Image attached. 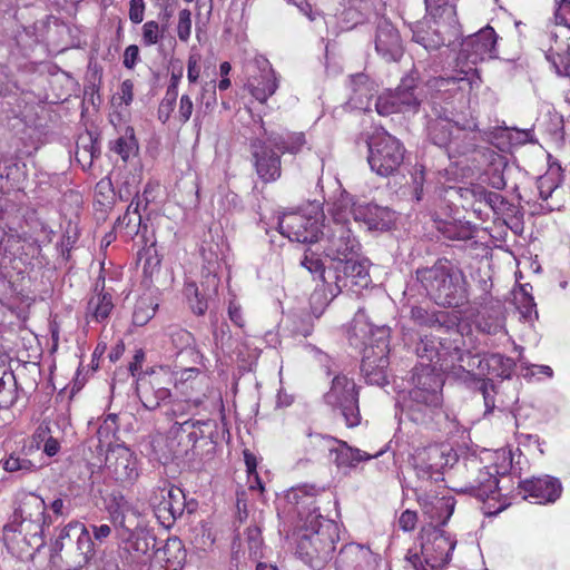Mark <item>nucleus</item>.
I'll use <instances>...</instances> for the list:
<instances>
[{"label": "nucleus", "instance_id": "5", "mask_svg": "<svg viewBox=\"0 0 570 570\" xmlns=\"http://www.w3.org/2000/svg\"><path fill=\"white\" fill-rule=\"evenodd\" d=\"M351 204L350 195H342L332 206V218L327 224L322 225L317 243L323 254L334 264L354 256L358 253L361 244L351 228V220L347 218V208Z\"/></svg>", "mask_w": 570, "mask_h": 570}, {"label": "nucleus", "instance_id": "14", "mask_svg": "<svg viewBox=\"0 0 570 570\" xmlns=\"http://www.w3.org/2000/svg\"><path fill=\"white\" fill-rule=\"evenodd\" d=\"M464 468L468 476L461 491L470 493L481 501L494 499L499 485L497 466H483L482 462L473 456L464 461Z\"/></svg>", "mask_w": 570, "mask_h": 570}, {"label": "nucleus", "instance_id": "7", "mask_svg": "<svg viewBox=\"0 0 570 570\" xmlns=\"http://www.w3.org/2000/svg\"><path fill=\"white\" fill-rule=\"evenodd\" d=\"M367 161L371 169L382 177L397 171L403 164L405 148L403 144L385 129H377L368 139Z\"/></svg>", "mask_w": 570, "mask_h": 570}, {"label": "nucleus", "instance_id": "1", "mask_svg": "<svg viewBox=\"0 0 570 570\" xmlns=\"http://www.w3.org/2000/svg\"><path fill=\"white\" fill-rule=\"evenodd\" d=\"M325 491L324 487L303 484L292 489L289 500L296 505L297 513L308 533L301 534L296 554L313 569L323 568L332 558L340 540L336 522L323 518L315 505L316 497Z\"/></svg>", "mask_w": 570, "mask_h": 570}, {"label": "nucleus", "instance_id": "4", "mask_svg": "<svg viewBox=\"0 0 570 570\" xmlns=\"http://www.w3.org/2000/svg\"><path fill=\"white\" fill-rule=\"evenodd\" d=\"M262 134L250 140L249 150L254 167L259 179L267 184L276 181L282 175L281 154L296 155L306 145L304 132H277L268 131L261 126Z\"/></svg>", "mask_w": 570, "mask_h": 570}, {"label": "nucleus", "instance_id": "58", "mask_svg": "<svg viewBox=\"0 0 570 570\" xmlns=\"http://www.w3.org/2000/svg\"><path fill=\"white\" fill-rule=\"evenodd\" d=\"M69 524H67L63 529H61L58 538L56 539L52 550L55 553L61 552L66 547H73V541L76 540V535H72L71 530L68 531Z\"/></svg>", "mask_w": 570, "mask_h": 570}, {"label": "nucleus", "instance_id": "10", "mask_svg": "<svg viewBox=\"0 0 570 570\" xmlns=\"http://www.w3.org/2000/svg\"><path fill=\"white\" fill-rule=\"evenodd\" d=\"M216 432V422L213 420H190L175 422L169 430V446L176 456L188 454L196 443L203 439L213 441Z\"/></svg>", "mask_w": 570, "mask_h": 570}, {"label": "nucleus", "instance_id": "20", "mask_svg": "<svg viewBox=\"0 0 570 570\" xmlns=\"http://www.w3.org/2000/svg\"><path fill=\"white\" fill-rule=\"evenodd\" d=\"M374 45L377 55L386 61H399L404 53L399 30L384 17L376 20Z\"/></svg>", "mask_w": 570, "mask_h": 570}, {"label": "nucleus", "instance_id": "12", "mask_svg": "<svg viewBox=\"0 0 570 570\" xmlns=\"http://www.w3.org/2000/svg\"><path fill=\"white\" fill-rule=\"evenodd\" d=\"M318 206H313L309 214L303 210L284 214L278 220V228L292 242L317 243L322 230Z\"/></svg>", "mask_w": 570, "mask_h": 570}, {"label": "nucleus", "instance_id": "42", "mask_svg": "<svg viewBox=\"0 0 570 570\" xmlns=\"http://www.w3.org/2000/svg\"><path fill=\"white\" fill-rule=\"evenodd\" d=\"M513 304L520 315V318L525 322H532V308L534 306L532 297V285L527 283L514 288L512 292Z\"/></svg>", "mask_w": 570, "mask_h": 570}, {"label": "nucleus", "instance_id": "60", "mask_svg": "<svg viewBox=\"0 0 570 570\" xmlns=\"http://www.w3.org/2000/svg\"><path fill=\"white\" fill-rule=\"evenodd\" d=\"M194 104L189 95H183L179 100L178 119L180 122L186 124L193 114Z\"/></svg>", "mask_w": 570, "mask_h": 570}, {"label": "nucleus", "instance_id": "37", "mask_svg": "<svg viewBox=\"0 0 570 570\" xmlns=\"http://www.w3.org/2000/svg\"><path fill=\"white\" fill-rule=\"evenodd\" d=\"M410 317L420 326L450 328L454 325V320L449 312H430L422 306H413L410 311Z\"/></svg>", "mask_w": 570, "mask_h": 570}, {"label": "nucleus", "instance_id": "41", "mask_svg": "<svg viewBox=\"0 0 570 570\" xmlns=\"http://www.w3.org/2000/svg\"><path fill=\"white\" fill-rule=\"evenodd\" d=\"M484 375L509 379L514 368L512 358L499 353L484 354Z\"/></svg>", "mask_w": 570, "mask_h": 570}, {"label": "nucleus", "instance_id": "36", "mask_svg": "<svg viewBox=\"0 0 570 570\" xmlns=\"http://www.w3.org/2000/svg\"><path fill=\"white\" fill-rule=\"evenodd\" d=\"M475 326L479 332L495 336L505 335L504 315L500 304L485 307L476 317Z\"/></svg>", "mask_w": 570, "mask_h": 570}, {"label": "nucleus", "instance_id": "21", "mask_svg": "<svg viewBox=\"0 0 570 570\" xmlns=\"http://www.w3.org/2000/svg\"><path fill=\"white\" fill-rule=\"evenodd\" d=\"M353 217L354 222L364 224L368 230H385L393 222V213L387 207L371 203H354L347 208V218Z\"/></svg>", "mask_w": 570, "mask_h": 570}, {"label": "nucleus", "instance_id": "38", "mask_svg": "<svg viewBox=\"0 0 570 570\" xmlns=\"http://www.w3.org/2000/svg\"><path fill=\"white\" fill-rule=\"evenodd\" d=\"M157 558L166 564V570H181L186 562V550L181 540L169 538L161 549L156 551Z\"/></svg>", "mask_w": 570, "mask_h": 570}, {"label": "nucleus", "instance_id": "54", "mask_svg": "<svg viewBox=\"0 0 570 570\" xmlns=\"http://www.w3.org/2000/svg\"><path fill=\"white\" fill-rule=\"evenodd\" d=\"M301 265L305 267L312 275L318 276L322 281H325V266L322 259L314 253L311 255L305 254L301 261Z\"/></svg>", "mask_w": 570, "mask_h": 570}, {"label": "nucleus", "instance_id": "6", "mask_svg": "<svg viewBox=\"0 0 570 570\" xmlns=\"http://www.w3.org/2000/svg\"><path fill=\"white\" fill-rule=\"evenodd\" d=\"M174 383V376L169 367L160 366L145 373L137 380V395L148 411L164 409L168 420L186 416L191 403L185 400H173L169 385Z\"/></svg>", "mask_w": 570, "mask_h": 570}, {"label": "nucleus", "instance_id": "17", "mask_svg": "<svg viewBox=\"0 0 570 570\" xmlns=\"http://www.w3.org/2000/svg\"><path fill=\"white\" fill-rule=\"evenodd\" d=\"M106 473L121 485L134 484L139 476L138 460L127 446L117 444L107 450Z\"/></svg>", "mask_w": 570, "mask_h": 570}, {"label": "nucleus", "instance_id": "56", "mask_svg": "<svg viewBox=\"0 0 570 570\" xmlns=\"http://www.w3.org/2000/svg\"><path fill=\"white\" fill-rule=\"evenodd\" d=\"M191 13L188 9H183L179 11V19L177 26V35L179 40L186 42L191 32Z\"/></svg>", "mask_w": 570, "mask_h": 570}, {"label": "nucleus", "instance_id": "31", "mask_svg": "<svg viewBox=\"0 0 570 570\" xmlns=\"http://www.w3.org/2000/svg\"><path fill=\"white\" fill-rule=\"evenodd\" d=\"M350 101L358 109H367L370 101L377 92V85L365 73L350 77Z\"/></svg>", "mask_w": 570, "mask_h": 570}, {"label": "nucleus", "instance_id": "24", "mask_svg": "<svg viewBox=\"0 0 570 570\" xmlns=\"http://www.w3.org/2000/svg\"><path fill=\"white\" fill-rule=\"evenodd\" d=\"M76 535L73 547H69V558L75 568L85 567L95 554L94 541L88 529L79 522L69 523L68 531Z\"/></svg>", "mask_w": 570, "mask_h": 570}, {"label": "nucleus", "instance_id": "34", "mask_svg": "<svg viewBox=\"0 0 570 570\" xmlns=\"http://www.w3.org/2000/svg\"><path fill=\"white\" fill-rule=\"evenodd\" d=\"M330 442H336L338 445L335 449H330L331 454H334V463L338 468H354L362 461H367L372 458L382 455L385 450L381 449L374 454L366 453L356 448H351L346 442L327 439Z\"/></svg>", "mask_w": 570, "mask_h": 570}, {"label": "nucleus", "instance_id": "45", "mask_svg": "<svg viewBox=\"0 0 570 570\" xmlns=\"http://www.w3.org/2000/svg\"><path fill=\"white\" fill-rule=\"evenodd\" d=\"M426 11L433 19H439L446 24L454 23L456 11L451 0H424Z\"/></svg>", "mask_w": 570, "mask_h": 570}, {"label": "nucleus", "instance_id": "55", "mask_svg": "<svg viewBox=\"0 0 570 570\" xmlns=\"http://www.w3.org/2000/svg\"><path fill=\"white\" fill-rule=\"evenodd\" d=\"M112 434L105 431L102 432V425H100L96 432V435L88 440L89 449L95 448L98 455H104L106 453V448L110 449V436Z\"/></svg>", "mask_w": 570, "mask_h": 570}, {"label": "nucleus", "instance_id": "43", "mask_svg": "<svg viewBox=\"0 0 570 570\" xmlns=\"http://www.w3.org/2000/svg\"><path fill=\"white\" fill-rule=\"evenodd\" d=\"M440 342L433 336L420 338L415 346V353L420 358L419 364L435 365L441 361Z\"/></svg>", "mask_w": 570, "mask_h": 570}, {"label": "nucleus", "instance_id": "46", "mask_svg": "<svg viewBox=\"0 0 570 570\" xmlns=\"http://www.w3.org/2000/svg\"><path fill=\"white\" fill-rule=\"evenodd\" d=\"M476 197L478 199L474 206L478 205V207L474 208V212L481 213L482 205L487 206L494 214H502L509 208V203L507 202V199L495 191L481 189L476 193Z\"/></svg>", "mask_w": 570, "mask_h": 570}, {"label": "nucleus", "instance_id": "3", "mask_svg": "<svg viewBox=\"0 0 570 570\" xmlns=\"http://www.w3.org/2000/svg\"><path fill=\"white\" fill-rule=\"evenodd\" d=\"M415 279L425 296L438 306L456 308L469 301L464 272L445 257L436 259L432 266L417 268Z\"/></svg>", "mask_w": 570, "mask_h": 570}, {"label": "nucleus", "instance_id": "32", "mask_svg": "<svg viewBox=\"0 0 570 570\" xmlns=\"http://www.w3.org/2000/svg\"><path fill=\"white\" fill-rule=\"evenodd\" d=\"M372 561V551L355 543L344 546L337 558L340 566L346 570H367Z\"/></svg>", "mask_w": 570, "mask_h": 570}, {"label": "nucleus", "instance_id": "59", "mask_svg": "<svg viewBox=\"0 0 570 570\" xmlns=\"http://www.w3.org/2000/svg\"><path fill=\"white\" fill-rule=\"evenodd\" d=\"M176 100H177L176 97H173V96L169 97V96L165 95V97L160 101L159 107H158V119L163 124H166L169 120V118L175 109Z\"/></svg>", "mask_w": 570, "mask_h": 570}, {"label": "nucleus", "instance_id": "64", "mask_svg": "<svg viewBox=\"0 0 570 570\" xmlns=\"http://www.w3.org/2000/svg\"><path fill=\"white\" fill-rule=\"evenodd\" d=\"M139 59V48L136 45H130L125 49L124 52V66L128 69H132Z\"/></svg>", "mask_w": 570, "mask_h": 570}, {"label": "nucleus", "instance_id": "61", "mask_svg": "<svg viewBox=\"0 0 570 570\" xmlns=\"http://www.w3.org/2000/svg\"><path fill=\"white\" fill-rule=\"evenodd\" d=\"M214 340L217 346L220 348H224L226 345H228L232 336L229 326L226 323L220 324L214 330Z\"/></svg>", "mask_w": 570, "mask_h": 570}, {"label": "nucleus", "instance_id": "53", "mask_svg": "<svg viewBox=\"0 0 570 570\" xmlns=\"http://www.w3.org/2000/svg\"><path fill=\"white\" fill-rule=\"evenodd\" d=\"M95 197L101 205L111 204L114 187L110 178L105 177L97 183L95 187Z\"/></svg>", "mask_w": 570, "mask_h": 570}, {"label": "nucleus", "instance_id": "63", "mask_svg": "<svg viewBox=\"0 0 570 570\" xmlns=\"http://www.w3.org/2000/svg\"><path fill=\"white\" fill-rule=\"evenodd\" d=\"M416 521H417L416 513L411 510H405L404 512H402V514L399 519V524L402 530L411 531L415 528Z\"/></svg>", "mask_w": 570, "mask_h": 570}, {"label": "nucleus", "instance_id": "23", "mask_svg": "<svg viewBox=\"0 0 570 570\" xmlns=\"http://www.w3.org/2000/svg\"><path fill=\"white\" fill-rule=\"evenodd\" d=\"M108 512L117 533L139 527L140 512L138 508L122 494L114 497Z\"/></svg>", "mask_w": 570, "mask_h": 570}, {"label": "nucleus", "instance_id": "27", "mask_svg": "<svg viewBox=\"0 0 570 570\" xmlns=\"http://www.w3.org/2000/svg\"><path fill=\"white\" fill-rule=\"evenodd\" d=\"M412 39L425 50H438L445 45L439 19L417 21L412 26Z\"/></svg>", "mask_w": 570, "mask_h": 570}, {"label": "nucleus", "instance_id": "52", "mask_svg": "<svg viewBox=\"0 0 570 570\" xmlns=\"http://www.w3.org/2000/svg\"><path fill=\"white\" fill-rule=\"evenodd\" d=\"M156 309L150 304L145 301L139 302L132 313V323L136 326H144L147 324L154 316Z\"/></svg>", "mask_w": 570, "mask_h": 570}, {"label": "nucleus", "instance_id": "62", "mask_svg": "<svg viewBox=\"0 0 570 570\" xmlns=\"http://www.w3.org/2000/svg\"><path fill=\"white\" fill-rule=\"evenodd\" d=\"M145 2L144 0H130L129 19L134 23H140L144 20Z\"/></svg>", "mask_w": 570, "mask_h": 570}, {"label": "nucleus", "instance_id": "29", "mask_svg": "<svg viewBox=\"0 0 570 570\" xmlns=\"http://www.w3.org/2000/svg\"><path fill=\"white\" fill-rule=\"evenodd\" d=\"M432 111L435 117L430 116L428 120V137L435 146L448 148L455 144L452 121L448 116H442L436 107H433Z\"/></svg>", "mask_w": 570, "mask_h": 570}, {"label": "nucleus", "instance_id": "16", "mask_svg": "<svg viewBox=\"0 0 570 570\" xmlns=\"http://www.w3.org/2000/svg\"><path fill=\"white\" fill-rule=\"evenodd\" d=\"M390 327L374 325L365 311L360 308L352 321V336L360 341L364 348H372L376 354L390 353Z\"/></svg>", "mask_w": 570, "mask_h": 570}, {"label": "nucleus", "instance_id": "25", "mask_svg": "<svg viewBox=\"0 0 570 570\" xmlns=\"http://www.w3.org/2000/svg\"><path fill=\"white\" fill-rule=\"evenodd\" d=\"M389 355L376 354L372 348H363L361 372L366 383L384 386L387 381Z\"/></svg>", "mask_w": 570, "mask_h": 570}, {"label": "nucleus", "instance_id": "50", "mask_svg": "<svg viewBox=\"0 0 570 570\" xmlns=\"http://www.w3.org/2000/svg\"><path fill=\"white\" fill-rule=\"evenodd\" d=\"M375 109L381 116H390L392 114L401 112L393 91H387L375 99Z\"/></svg>", "mask_w": 570, "mask_h": 570}, {"label": "nucleus", "instance_id": "33", "mask_svg": "<svg viewBox=\"0 0 570 570\" xmlns=\"http://www.w3.org/2000/svg\"><path fill=\"white\" fill-rule=\"evenodd\" d=\"M247 89L259 102H265L271 96H273L278 87L275 72L265 62V67L261 69L258 76H253L248 79Z\"/></svg>", "mask_w": 570, "mask_h": 570}, {"label": "nucleus", "instance_id": "57", "mask_svg": "<svg viewBox=\"0 0 570 570\" xmlns=\"http://www.w3.org/2000/svg\"><path fill=\"white\" fill-rule=\"evenodd\" d=\"M200 60L202 56L197 52H191L187 60V78L189 83H196L200 76Z\"/></svg>", "mask_w": 570, "mask_h": 570}, {"label": "nucleus", "instance_id": "44", "mask_svg": "<svg viewBox=\"0 0 570 570\" xmlns=\"http://www.w3.org/2000/svg\"><path fill=\"white\" fill-rule=\"evenodd\" d=\"M17 400V381L13 372L0 366V409H8Z\"/></svg>", "mask_w": 570, "mask_h": 570}, {"label": "nucleus", "instance_id": "26", "mask_svg": "<svg viewBox=\"0 0 570 570\" xmlns=\"http://www.w3.org/2000/svg\"><path fill=\"white\" fill-rule=\"evenodd\" d=\"M219 279L216 275L208 274L206 276L207 287L202 284V289L194 282L185 284L184 294L188 299L191 311L196 315H204L208 309V301L216 293Z\"/></svg>", "mask_w": 570, "mask_h": 570}, {"label": "nucleus", "instance_id": "39", "mask_svg": "<svg viewBox=\"0 0 570 570\" xmlns=\"http://www.w3.org/2000/svg\"><path fill=\"white\" fill-rule=\"evenodd\" d=\"M456 134L455 144H452L453 150L458 154L465 155L473 151L479 140V126L475 120H469L464 125L460 126L455 122Z\"/></svg>", "mask_w": 570, "mask_h": 570}, {"label": "nucleus", "instance_id": "2", "mask_svg": "<svg viewBox=\"0 0 570 570\" xmlns=\"http://www.w3.org/2000/svg\"><path fill=\"white\" fill-rule=\"evenodd\" d=\"M446 368L440 363L435 365L419 364L412 370L411 384L403 400V412L416 424H429L442 413L444 384L439 371Z\"/></svg>", "mask_w": 570, "mask_h": 570}, {"label": "nucleus", "instance_id": "30", "mask_svg": "<svg viewBox=\"0 0 570 570\" xmlns=\"http://www.w3.org/2000/svg\"><path fill=\"white\" fill-rule=\"evenodd\" d=\"M393 94L401 112H416L419 110L421 97L417 92V78L413 73L403 77Z\"/></svg>", "mask_w": 570, "mask_h": 570}, {"label": "nucleus", "instance_id": "40", "mask_svg": "<svg viewBox=\"0 0 570 570\" xmlns=\"http://www.w3.org/2000/svg\"><path fill=\"white\" fill-rule=\"evenodd\" d=\"M468 75L469 71H461L458 76L434 77L428 81V87L440 94L452 95L458 90L464 89L465 86H471V80Z\"/></svg>", "mask_w": 570, "mask_h": 570}, {"label": "nucleus", "instance_id": "22", "mask_svg": "<svg viewBox=\"0 0 570 570\" xmlns=\"http://www.w3.org/2000/svg\"><path fill=\"white\" fill-rule=\"evenodd\" d=\"M476 392L482 395L485 417L494 412H505L513 403V399L507 395L502 382L495 383L490 379L479 380Z\"/></svg>", "mask_w": 570, "mask_h": 570}, {"label": "nucleus", "instance_id": "48", "mask_svg": "<svg viewBox=\"0 0 570 570\" xmlns=\"http://www.w3.org/2000/svg\"><path fill=\"white\" fill-rule=\"evenodd\" d=\"M111 150L118 154L124 161L137 150V141L132 128H127L126 135L112 142Z\"/></svg>", "mask_w": 570, "mask_h": 570}, {"label": "nucleus", "instance_id": "13", "mask_svg": "<svg viewBox=\"0 0 570 570\" xmlns=\"http://www.w3.org/2000/svg\"><path fill=\"white\" fill-rule=\"evenodd\" d=\"M119 539L118 556L120 561L129 568L146 564L150 558V550L155 548L156 537L144 528L121 530L117 533Z\"/></svg>", "mask_w": 570, "mask_h": 570}, {"label": "nucleus", "instance_id": "51", "mask_svg": "<svg viewBox=\"0 0 570 570\" xmlns=\"http://www.w3.org/2000/svg\"><path fill=\"white\" fill-rule=\"evenodd\" d=\"M3 469L7 472L28 473L36 470L37 465L27 458L11 454L3 461Z\"/></svg>", "mask_w": 570, "mask_h": 570}, {"label": "nucleus", "instance_id": "19", "mask_svg": "<svg viewBox=\"0 0 570 570\" xmlns=\"http://www.w3.org/2000/svg\"><path fill=\"white\" fill-rule=\"evenodd\" d=\"M333 268L335 285L340 292L366 288L371 283L368 264L365 261H357L350 256L335 263Z\"/></svg>", "mask_w": 570, "mask_h": 570}, {"label": "nucleus", "instance_id": "49", "mask_svg": "<svg viewBox=\"0 0 570 570\" xmlns=\"http://www.w3.org/2000/svg\"><path fill=\"white\" fill-rule=\"evenodd\" d=\"M166 31V26L159 27V23L156 21H147L142 26L141 33V42L145 47H150L156 43L164 37V32Z\"/></svg>", "mask_w": 570, "mask_h": 570}, {"label": "nucleus", "instance_id": "11", "mask_svg": "<svg viewBox=\"0 0 570 570\" xmlns=\"http://www.w3.org/2000/svg\"><path fill=\"white\" fill-rule=\"evenodd\" d=\"M149 504L158 521L165 527H170L181 517L187 505L184 491L165 480L154 488Z\"/></svg>", "mask_w": 570, "mask_h": 570}, {"label": "nucleus", "instance_id": "15", "mask_svg": "<svg viewBox=\"0 0 570 570\" xmlns=\"http://www.w3.org/2000/svg\"><path fill=\"white\" fill-rule=\"evenodd\" d=\"M45 511L46 504L40 497L35 494L26 495L14 510L11 524L6 525L4 529L32 535L42 533L47 522Z\"/></svg>", "mask_w": 570, "mask_h": 570}, {"label": "nucleus", "instance_id": "47", "mask_svg": "<svg viewBox=\"0 0 570 570\" xmlns=\"http://www.w3.org/2000/svg\"><path fill=\"white\" fill-rule=\"evenodd\" d=\"M459 362L458 367L466 373H471L475 368L480 371V374L484 375V355L472 354L471 352H463L459 348L454 350V356Z\"/></svg>", "mask_w": 570, "mask_h": 570}, {"label": "nucleus", "instance_id": "8", "mask_svg": "<svg viewBox=\"0 0 570 570\" xmlns=\"http://www.w3.org/2000/svg\"><path fill=\"white\" fill-rule=\"evenodd\" d=\"M455 546L456 540L443 530L435 528L422 543L421 556L417 552L409 551L406 560L414 570H440L450 562Z\"/></svg>", "mask_w": 570, "mask_h": 570}, {"label": "nucleus", "instance_id": "9", "mask_svg": "<svg viewBox=\"0 0 570 570\" xmlns=\"http://www.w3.org/2000/svg\"><path fill=\"white\" fill-rule=\"evenodd\" d=\"M324 401L333 410L340 411L347 428H355L361 423L358 387L354 380L344 374L335 375L328 392L324 394Z\"/></svg>", "mask_w": 570, "mask_h": 570}, {"label": "nucleus", "instance_id": "18", "mask_svg": "<svg viewBox=\"0 0 570 570\" xmlns=\"http://www.w3.org/2000/svg\"><path fill=\"white\" fill-rule=\"evenodd\" d=\"M495 43L497 36L493 28L487 27L462 41L458 60L469 66V71H475L472 66L487 58H492Z\"/></svg>", "mask_w": 570, "mask_h": 570}, {"label": "nucleus", "instance_id": "28", "mask_svg": "<svg viewBox=\"0 0 570 570\" xmlns=\"http://www.w3.org/2000/svg\"><path fill=\"white\" fill-rule=\"evenodd\" d=\"M443 465V452L436 446L423 449L413 456V468L421 479H436Z\"/></svg>", "mask_w": 570, "mask_h": 570}, {"label": "nucleus", "instance_id": "35", "mask_svg": "<svg viewBox=\"0 0 570 570\" xmlns=\"http://www.w3.org/2000/svg\"><path fill=\"white\" fill-rule=\"evenodd\" d=\"M105 281L102 279L101 288L99 289V282H97L95 291L88 303L86 309V317L88 322L95 321L101 323L107 320L114 308L112 297L109 293L104 292Z\"/></svg>", "mask_w": 570, "mask_h": 570}]
</instances>
